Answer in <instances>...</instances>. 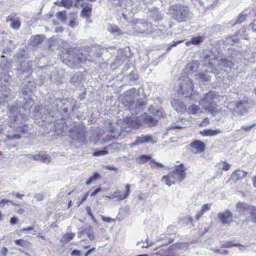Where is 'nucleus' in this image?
I'll return each mask as SVG.
<instances>
[{"mask_svg":"<svg viewBox=\"0 0 256 256\" xmlns=\"http://www.w3.org/2000/svg\"><path fill=\"white\" fill-rule=\"evenodd\" d=\"M140 32L142 34H150L153 32L152 25L150 23H141L140 26Z\"/></svg>","mask_w":256,"mask_h":256,"instance_id":"13","label":"nucleus"},{"mask_svg":"<svg viewBox=\"0 0 256 256\" xmlns=\"http://www.w3.org/2000/svg\"><path fill=\"white\" fill-rule=\"evenodd\" d=\"M217 60L218 65L224 68H230L232 65H234L235 64L234 61L228 60L226 58H222L220 60Z\"/></svg>","mask_w":256,"mask_h":256,"instance_id":"17","label":"nucleus"},{"mask_svg":"<svg viewBox=\"0 0 256 256\" xmlns=\"http://www.w3.org/2000/svg\"><path fill=\"white\" fill-rule=\"evenodd\" d=\"M148 164L150 166V167L152 168L158 169L164 167V166L162 164L157 162L155 161L152 158L150 161H149Z\"/></svg>","mask_w":256,"mask_h":256,"instance_id":"29","label":"nucleus"},{"mask_svg":"<svg viewBox=\"0 0 256 256\" xmlns=\"http://www.w3.org/2000/svg\"><path fill=\"white\" fill-rule=\"evenodd\" d=\"M92 4H87L86 5H82V9L81 11V15L84 17L90 18L92 14Z\"/></svg>","mask_w":256,"mask_h":256,"instance_id":"15","label":"nucleus"},{"mask_svg":"<svg viewBox=\"0 0 256 256\" xmlns=\"http://www.w3.org/2000/svg\"><path fill=\"white\" fill-rule=\"evenodd\" d=\"M156 140L150 135L142 134L138 136L135 142V144H140L150 143L154 144L156 143Z\"/></svg>","mask_w":256,"mask_h":256,"instance_id":"8","label":"nucleus"},{"mask_svg":"<svg viewBox=\"0 0 256 256\" xmlns=\"http://www.w3.org/2000/svg\"><path fill=\"white\" fill-rule=\"evenodd\" d=\"M250 207L251 206L244 202H239L236 204V209L237 212L243 214L245 212L250 211Z\"/></svg>","mask_w":256,"mask_h":256,"instance_id":"16","label":"nucleus"},{"mask_svg":"<svg viewBox=\"0 0 256 256\" xmlns=\"http://www.w3.org/2000/svg\"><path fill=\"white\" fill-rule=\"evenodd\" d=\"M28 132V127L26 126H23L17 127V132H20L23 134L26 133Z\"/></svg>","mask_w":256,"mask_h":256,"instance_id":"44","label":"nucleus"},{"mask_svg":"<svg viewBox=\"0 0 256 256\" xmlns=\"http://www.w3.org/2000/svg\"><path fill=\"white\" fill-rule=\"evenodd\" d=\"M216 0H200V4L207 8L212 6Z\"/></svg>","mask_w":256,"mask_h":256,"instance_id":"31","label":"nucleus"},{"mask_svg":"<svg viewBox=\"0 0 256 256\" xmlns=\"http://www.w3.org/2000/svg\"><path fill=\"white\" fill-rule=\"evenodd\" d=\"M186 168L182 164L175 166L167 176L162 177V181L168 186L176 183H179L186 178Z\"/></svg>","mask_w":256,"mask_h":256,"instance_id":"1","label":"nucleus"},{"mask_svg":"<svg viewBox=\"0 0 256 256\" xmlns=\"http://www.w3.org/2000/svg\"><path fill=\"white\" fill-rule=\"evenodd\" d=\"M70 136L74 141L82 144H86V139L85 132L84 128H76L74 129L70 130Z\"/></svg>","mask_w":256,"mask_h":256,"instance_id":"6","label":"nucleus"},{"mask_svg":"<svg viewBox=\"0 0 256 256\" xmlns=\"http://www.w3.org/2000/svg\"><path fill=\"white\" fill-rule=\"evenodd\" d=\"M172 107L178 112H182L184 108L181 106L176 100H174L171 102Z\"/></svg>","mask_w":256,"mask_h":256,"instance_id":"30","label":"nucleus"},{"mask_svg":"<svg viewBox=\"0 0 256 256\" xmlns=\"http://www.w3.org/2000/svg\"><path fill=\"white\" fill-rule=\"evenodd\" d=\"M186 126L183 124H174L170 127L171 129H182L185 128Z\"/></svg>","mask_w":256,"mask_h":256,"instance_id":"52","label":"nucleus"},{"mask_svg":"<svg viewBox=\"0 0 256 256\" xmlns=\"http://www.w3.org/2000/svg\"><path fill=\"white\" fill-rule=\"evenodd\" d=\"M126 192L124 194H120L118 192H116V196H118L120 200H124L126 198L129 194L130 192V186L128 184H127L126 186Z\"/></svg>","mask_w":256,"mask_h":256,"instance_id":"32","label":"nucleus"},{"mask_svg":"<svg viewBox=\"0 0 256 256\" xmlns=\"http://www.w3.org/2000/svg\"><path fill=\"white\" fill-rule=\"evenodd\" d=\"M250 211L252 216V221L256 223V207L251 206Z\"/></svg>","mask_w":256,"mask_h":256,"instance_id":"37","label":"nucleus"},{"mask_svg":"<svg viewBox=\"0 0 256 256\" xmlns=\"http://www.w3.org/2000/svg\"><path fill=\"white\" fill-rule=\"evenodd\" d=\"M44 162H48L50 161V156L48 154H44L41 156V160Z\"/></svg>","mask_w":256,"mask_h":256,"instance_id":"46","label":"nucleus"},{"mask_svg":"<svg viewBox=\"0 0 256 256\" xmlns=\"http://www.w3.org/2000/svg\"><path fill=\"white\" fill-rule=\"evenodd\" d=\"M68 25L72 28H75L78 26V22L75 20H70Z\"/></svg>","mask_w":256,"mask_h":256,"instance_id":"55","label":"nucleus"},{"mask_svg":"<svg viewBox=\"0 0 256 256\" xmlns=\"http://www.w3.org/2000/svg\"><path fill=\"white\" fill-rule=\"evenodd\" d=\"M34 229V226H28V228L20 230L19 232H23L30 231V230H33Z\"/></svg>","mask_w":256,"mask_h":256,"instance_id":"59","label":"nucleus"},{"mask_svg":"<svg viewBox=\"0 0 256 256\" xmlns=\"http://www.w3.org/2000/svg\"><path fill=\"white\" fill-rule=\"evenodd\" d=\"M6 21L8 22H10V26L13 28H16V20H14L12 16H8L6 19Z\"/></svg>","mask_w":256,"mask_h":256,"instance_id":"41","label":"nucleus"},{"mask_svg":"<svg viewBox=\"0 0 256 256\" xmlns=\"http://www.w3.org/2000/svg\"><path fill=\"white\" fill-rule=\"evenodd\" d=\"M110 1L116 6H120L122 4V0H110Z\"/></svg>","mask_w":256,"mask_h":256,"instance_id":"48","label":"nucleus"},{"mask_svg":"<svg viewBox=\"0 0 256 256\" xmlns=\"http://www.w3.org/2000/svg\"><path fill=\"white\" fill-rule=\"evenodd\" d=\"M84 232L87 235L90 240L92 241L94 239L93 228L90 226L88 225L84 226Z\"/></svg>","mask_w":256,"mask_h":256,"instance_id":"18","label":"nucleus"},{"mask_svg":"<svg viewBox=\"0 0 256 256\" xmlns=\"http://www.w3.org/2000/svg\"><path fill=\"white\" fill-rule=\"evenodd\" d=\"M190 146L192 148V150L194 154L202 152L205 148L204 143L200 140L192 142Z\"/></svg>","mask_w":256,"mask_h":256,"instance_id":"9","label":"nucleus"},{"mask_svg":"<svg viewBox=\"0 0 256 256\" xmlns=\"http://www.w3.org/2000/svg\"><path fill=\"white\" fill-rule=\"evenodd\" d=\"M250 26L251 28L252 31L256 32V19L253 20Z\"/></svg>","mask_w":256,"mask_h":256,"instance_id":"57","label":"nucleus"},{"mask_svg":"<svg viewBox=\"0 0 256 256\" xmlns=\"http://www.w3.org/2000/svg\"><path fill=\"white\" fill-rule=\"evenodd\" d=\"M144 120L150 126H154L158 122V120L150 116H146Z\"/></svg>","mask_w":256,"mask_h":256,"instance_id":"24","label":"nucleus"},{"mask_svg":"<svg viewBox=\"0 0 256 256\" xmlns=\"http://www.w3.org/2000/svg\"><path fill=\"white\" fill-rule=\"evenodd\" d=\"M238 244H232L231 242H226L224 244L222 245V246L224 248H230L232 246H236Z\"/></svg>","mask_w":256,"mask_h":256,"instance_id":"56","label":"nucleus"},{"mask_svg":"<svg viewBox=\"0 0 256 256\" xmlns=\"http://www.w3.org/2000/svg\"><path fill=\"white\" fill-rule=\"evenodd\" d=\"M247 175V172L243 170H236L234 171L230 176V180H232L235 182L238 180L245 178Z\"/></svg>","mask_w":256,"mask_h":256,"instance_id":"11","label":"nucleus"},{"mask_svg":"<svg viewBox=\"0 0 256 256\" xmlns=\"http://www.w3.org/2000/svg\"><path fill=\"white\" fill-rule=\"evenodd\" d=\"M218 166L220 168L224 171L228 170L230 168V164L226 162H222L218 164Z\"/></svg>","mask_w":256,"mask_h":256,"instance_id":"36","label":"nucleus"},{"mask_svg":"<svg viewBox=\"0 0 256 256\" xmlns=\"http://www.w3.org/2000/svg\"><path fill=\"white\" fill-rule=\"evenodd\" d=\"M188 68L190 71H192L195 70L196 66L194 64L190 63L188 66Z\"/></svg>","mask_w":256,"mask_h":256,"instance_id":"62","label":"nucleus"},{"mask_svg":"<svg viewBox=\"0 0 256 256\" xmlns=\"http://www.w3.org/2000/svg\"><path fill=\"white\" fill-rule=\"evenodd\" d=\"M218 217L223 225L230 224L232 220V213L230 210L220 212Z\"/></svg>","mask_w":256,"mask_h":256,"instance_id":"7","label":"nucleus"},{"mask_svg":"<svg viewBox=\"0 0 256 256\" xmlns=\"http://www.w3.org/2000/svg\"><path fill=\"white\" fill-rule=\"evenodd\" d=\"M182 42V41H178L176 42H174L170 46H168V48L166 49V52H169L172 48H173L175 46H176L178 44H180Z\"/></svg>","mask_w":256,"mask_h":256,"instance_id":"54","label":"nucleus"},{"mask_svg":"<svg viewBox=\"0 0 256 256\" xmlns=\"http://www.w3.org/2000/svg\"><path fill=\"white\" fill-rule=\"evenodd\" d=\"M126 58H127V56H124L122 57H120V56H118L116 61V64H120L124 60H126Z\"/></svg>","mask_w":256,"mask_h":256,"instance_id":"47","label":"nucleus"},{"mask_svg":"<svg viewBox=\"0 0 256 256\" xmlns=\"http://www.w3.org/2000/svg\"><path fill=\"white\" fill-rule=\"evenodd\" d=\"M17 245H22V248H17V250L22 253L21 256H24L23 254L25 255H27L28 254V249L27 248L30 246V244L26 241H20V240H17L16 242Z\"/></svg>","mask_w":256,"mask_h":256,"instance_id":"14","label":"nucleus"},{"mask_svg":"<svg viewBox=\"0 0 256 256\" xmlns=\"http://www.w3.org/2000/svg\"><path fill=\"white\" fill-rule=\"evenodd\" d=\"M43 41L42 36L36 35L31 37L30 39V44L34 46H38Z\"/></svg>","mask_w":256,"mask_h":256,"instance_id":"19","label":"nucleus"},{"mask_svg":"<svg viewBox=\"0 0 256 256\" xmlns=\"http://www.w3.org/2000/svg\"><path fill=\"white\" fill-rule=\"evenodd\" d=\"M152 158V156L150 155L142 154L137 158L136 160L138 164H142L146 162L148 160L150 161Z\"/></svg>","mask_w":256,"mask_h":256,"instance_id":"21","label":"nucleus"},{"mask_svg":"<svg viewBox=\"0 0 256 256\" xmlns=\"http://www.w3.org/2000/svg\"><path fill=\"white\" fill-rule=\"evenodd\" d=\"M84 234V226L80 228L79 229V231L78 232V238H81L82 236Z\"/></svg>","mask_w":256,"mask_h":256,"instance_id":"60","label":"nucleus"},{"mask_svg":"<svg viewBox=\"0 0 256 256\" xmlns=\"http://www.w3.org/2000/svg\"><path fill=\"white\" fill-rule=\"evenodd\" d=\"M180 90L184 98H188L190 99L194 100L193 98L194 84L192 78L188 77H184L180 80Z\"/></svg>","mask_w":256,"mask_h":256,"instance_id":"5","label":"nucleus"},{"mask_svg":"<svg viewBox=\"0 0 256 256\" xmlns=\"http://www.w3.org/2000/svg\"><path fill=\"white\" fill-rule=\"evenodd\" d=\"M9 68L8 63L5 58L4 56L0 57V70H6Z\"/></svg>","mask_w":256,"mask_h":256,"instance_id":"28","label":"nucleus"},{"mask_svg":"<svg viewBox=\"0 0 256 256\" xmlns=\"http://www.w3.org/2000/svg\"><path fill=\"white\" fill-rule=\"evenodd\" d=\"M55 4L69 8L72 5V0H62L60 2H55Z\"/></svg>","mask_w":256,"mask_h":256,"instance_id":"25","label":"nucleus"},{"mask_svg":"<svg viewBox=\"0 0 256 256\" xmlns=\"http://www.w3.org/2000/svg\"><path fill=\"white\" fill-rule=\"evenodd\" d=\"M66 102L68 103V104L70 105V108H68L67 106L64 108L63 110L64 112L66 114L70 112V111L73 112L74 110V108H76V101L74 100H68Z\"/></svg>","mask_w":256,"mask_h":256,"instance_id":"23","label":"nucleus"},{"mask_svg":"<svg viewBox=\"0 0 256 256\" xmlns=\"http://www.w3.org/2000/svg\"><path fill=\"white\" fill-rule=\"evenodd\" d=\"M172 18L178 22L186 21L190 18V14L186 6L177 4L170 6Z\"/></svg>","mask_w":256,"mask_h":256,"instance_id":"2","label":"nucleus"},{"mask_svg":"<svg viewBox=\"0 0 256 256\" xmlns=\"http://www.w3.org/2000/svg\"><path fill=\"white\" fill-rule=\"evenodd\" d=\"M256 124H253L248 126H242L241 128L243 130L244 132H249L253 128L256 127Z\"/></svg>","mask_w":256,"mask_h":256,"instance_id":"42","label":"nucleus"},{"mask_svg":"<svg viewBox=\"0 0 256 256\" xmlns=\"http://www.w3.org/2000/svg\"><path fill=\"white\" fill-rule=\"evenodd\" d=\"M82 252L77 250H74L72 252L71 255L72 256H80Z\"/></svg>","mask_w":256,"mask_h":256,"instance_id":"51","label":"nucleus"},{"mask_svg":"<svg viewBox=\"0 0 256 256\" xmlns=\"http://www.w3.org/2000/svg\"><path fill=\"white\" fill-rule=\"evenodd\" d=\"M220 132V130L219 129L216 130H204L202 132H200V134L204 136H214Z\"/></svg>","mask_w":256,"mask_h":256,"instance_id":"22","label":"nucleus"},{"mask_svg":"<svg viewBox=\"0 0 256 256\" xmlns=\"http://www.w3.org/2000/svg\"><path fill=\"white\" fill-rule=\"evenodd\" d=\"M106 168L108 170H114L115 172H117L118 170V168H116L115 166H114L113 165H108V166H106Z\"/></svg>","mask_w":256,"mask_h":256,"instance_id":"58","label":"nucleus"},{"mask_svg":"<svg viewBox=\"0 0 256 256\" xmlns=\"http://www.w3.org/2000/svg\"><path fill=\"white\" fill-rule=\"evenodd\" d=\"M204 212L202 210H200V212H198L196 215V220L198 221L200 218L203 216Z\"/></svg>","mask_w":256,"mask_h":256,"instance_id":"53","label":"nucleus"},{"mask_svg":"<svg viewBox=\"0 0 256 256\" xmlns=\"http://www.w3.org/2000/svg\"><path fill=\"white\" fill-rule=\"evenodd\" d=\"M249 105L248 100L246 98L230 102L228 105V108L234 114L242 116L247 112Z\"/></svg>","mask_w":256,"mask_h":256,"instance_id":"3","label":"nucleus"},{"mask_svg":"<svg viewBox=\"0 0 256 256\" xmlns=\"http://www.w3.org/2000/svg\"><path fill=\"white\" fill-rule=\"evenodd\" d=\"M202 42V38L201 36H197L192 38L191 39L190 42L193 44H198Z\"/></svg>","mask_w":256,"mask_h":256,"instance_id":"39","label":"nucleus"},{"mask_svg":"<svg viewBox=\"0 0 256 256\" xmlns=\"http://www.w3.org/2000/svg\"><path fill=\"white\" fill-rule=\"evenodd\" d=\"M86 211L88 214L91 217L92 219L94 220V222H96V219L94 218V216H93V215L92 213L91 208L90 206L86 207Z\"/></svg>","mask_w":256,"mask_h":256,"instance_id":"49","label":"nucleus"},{"mask_svg":"<svg viewBox=\"0 0 256 256\" xmlns=\"http://www.w3.org/2000/svg\"><path fill=\"white\" fill-rule=\"evenodd\" d=\"M118 144L116 143L112 144L104 148L102 150H96L92 154V156H99L107 154L108 153L107 149H109L110 147L114 148L115 150L117 149L118 148Z\"/></svg>","mask_w":256,"mask_h":256,"instance_id":"10","label":"nucleus"},{"mask_svg":"<svg viewBox=\"0 0 256 256\" xmlns=\"http://www.w3.org/2000/svg\"><path fill=\"white\" fill-rule=\"evenodd\" d=\"M7 252H8V250L6 248H2L1 250V256H6Z\"/></svg>","mask_w":256,"mask_h":256,"instance_id":"64","label":"nucleus"},{"mask_svg":"<svg viewBox=\"0 0 256 256\" xmlns=\"http://www.w3.org/2000/svg\"><path fill=\"white\" fill-rule=\"evenodd\" d=\"M123 138V136H122V135H121V134L120 133L118 135H114V136H112L111 134L110 135H107L106 136V138H103L102 139V140L104 142H106V141L108 140H112V139H118V138Z\"/></svg>","mask_w":256,"mask_h":256,"instance_id":"35","label":"nucleus"},{"mask_svg":"<svg viewBox=\"0 0 256 256\" xmlns=\"http://www.w3.org/2000/svg\"><path fill=\"white\" fill-rule=\"evenodd\" d=\"M87 60L86 56L82 53L78 52L74 54V61L78 63H82Z\"/></svg>","mask_w":256,"mask_h":256,"instance_id":"20","label":"nucleus"},{"mask_svg":"<svg viewBox=\"0 0 256 256\" xmlns=\"http://www.w3.org/2000/svg\"><path fill=\"white\" fill-rule=\"evenodd\" d=\"M10 202L12 203V202H10L8 200H6V199H2L0 202V206L4 207L6 204L8 205V203H10Z\"/></svg>","mask_w":256,"mask_h":256,"instance_id":"50","label":"nucleus"},{"mask_svg":"<svg viewBox=\"0 0 256 256\" xmlns=\"http://www.w3.org/2000/svg\"><path fill=\"white\" fill-rule=\"evenodd\" d=\"M56 16L58 18L64 22L66 20V11H59L56 14Z\"/></svg>","mask_w":256,"mask_h":256,"instance_id":"34","label":"nucleus"},{"mask_svg":"<svg viewBox=\"0 0 256 256\" xmlns=\"http://www.w3.org/2000/svg\"><path fill=\"white\" fill-rule=\"evenodd\" d=\"M217 94L214 92H210L206 94L198 102L203 106L206 112L212 114L214 108L216 105L214 100L217 98Z\"/></svg>","mask_w":256,"mask_h":256,"instance_id":"4","label":"nucleus"},{"mask_svg":"<svg viewBox=\"0 0 256 256\" xmlns=\"http://www.w3.org/2000/svg\"><path fill=\"white\" fill-rule=\"evenodd\" d=\"M75 236V234L71 232L66 233L62 237L61 241L67 242L72 240Z\"/></svg>","mask_w":256,"mask_h":256,"instance_id":"26","label":"nucleus"},{"mask_svg":"<svg viewBox=\"0 0 256 256\" xmlns=\"http://www.w3.org/2000/svg\"><path fill=\"white\" fill-rule=\"evenodd\" d=\"M128 76L130 80H136L138 78V74L135 71L133 70L130 73Z\"/></svg>","mask_w":256,"mask_h":256,"instance_id":"43","label":"nucleus"},{"mask_svg":"<svg viewBox=\"0 0 256 256\" xmlns=\"http://www.w3.org/2000/svg\"><path fill=\"white\" fill-rule=\"evenodd\" d=\"M247 16L246 14H241L238 18V20L234 23V25L237 24H240L243 22L244 20H246Z\"/></svg>","mask_w":256,"mask_h":256,"instance_id":"40","label":"nucleus"},{"mask_svg":"<svg viewBox=\"0 0 256 256\" xmlns=\"http://www.w3.org/2000/svg\"><path fill=\"white\" fill-rule=\"evenodd\" d=\"M101 54V49L99 47L93 46L92 48V50L89 53V56H94L96 57H99Z\"/></svg>","mask_w":256,"mask_h":256,"instance_id":"27","label":"nucleus"},{"mask_svg":"<svg viewBox=\"0 0 256 256\" xmlns=\"http://www.w3.org/2000/svg\"><path fill=\"white\" fill-rule=\"evenodd\" d=\"M110 31L112 32H116L118 33L116 36H118L120 34V30L116 26H112L110 29Z\"/></svg>","mask_w":256,"mask_h":256,"instance_id":"45","label":"nucleus"},{"mask_svg":"<svg viewBox=\"0 0 256 256\" xmlns=\"http://www.w3.org/2000/svg\"><path fill=\"white\" fill-rule=\"evenodd\" d=\"M148 110L150 113L155 114L156 110H156L153 106H150L148 107Z\"/></svg>","mask_w":256,"mask_h":256,"instance_id":"63","label":"nucleus"},{"mask_svg":"<svg viewBox=\"0 0 256 256\" xmlns=\"http://www.w3.org/2000/svg\"><path fill=\"white\" fill-rule=\"evenodd\" d=\"M200 108L198 106L192 104L188 108L187 111L190 114H195L198 112Z\"/></svg>","mask_w":256,"mask_h":256,"instance_id":"33","label":"nucleus"},{"mask_svg":"<svg viewBox=\"0 0 256 256\" xmlns=\"http://www.w3.org/2000/svg\"><path fill=\"white\" fill-rule=\"evenodd\" d=\"M146 102L143 100H140L136 102L134 104L130 106L132 109L134 108V112L136 114L140 112L145 107Z\"/></svg>","mask_w":256,"mask_h":256,"instance_id":"12","label":"nucleus"},{"mask_svg":"<svg viewBox=\"0 0 256 256\" xmlns=\"http://www.w3.org/2000/svg\"><path fill=\"white\" fill-rule=\"evenodd\" d=\"M199 78H200L205 82H208L210 80V76L206 74H200L198 75Z\"/></svg>","mask_w":256,"mask_h":256,"instance_id":"38","label":"nucleus"},{"mask_svg":"<svg viewBox=\"0 0 256 256\" xmlns=\"http://www.w3.org/2000/svg\"><path fill=\"white\" fill-rule=\"evenodd\" d=\"M210 209V206H209L208 204H204L202 206V209L201 210L204 212H205L206 210H208Z\"/></svg>","mask_w":256,"mask_h":256,"instance_id":"61","label":"nucleus"}]
</instances>
